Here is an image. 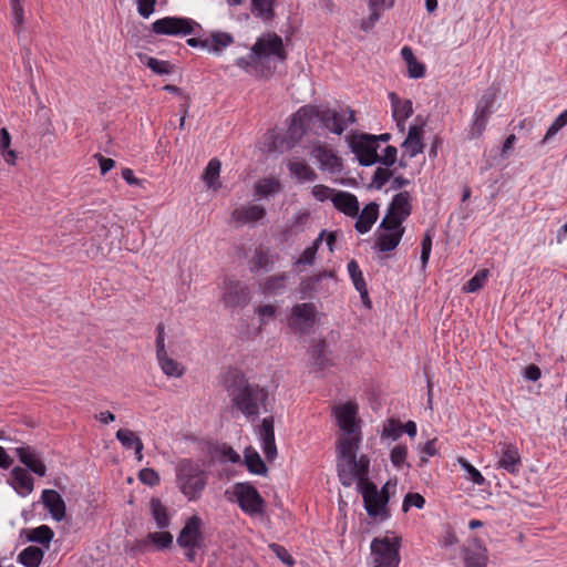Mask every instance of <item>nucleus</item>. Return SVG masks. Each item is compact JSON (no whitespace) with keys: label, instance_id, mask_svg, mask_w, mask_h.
<instances>
[{"label":"nucleus","instance_id":"obj_21","mask_svg":"<svg viewBox=\"0 0 567 567\" xmlns=\"http://www.w3.org/2000/svg\"><path fill=\"white\" fill-rule=\"evenodd\" d=\"M41 501L53 519L61 522L65 518V503L56 491L44 489L41 495Z\"/></svg>","mask_w":567,"mask_h":567},{"label":"nucleus","instance_id":"obj_29","mask_svg":"<svg viewBox=\"0 0 567 567\" xmlns=\"http://www.w3.org/2000/svg\"><path fill=\"white\" fill-rule=\"evenodd\" d=\"M12 486L20 494H29L33 489V478L23 467L17 466L11 471Z\"/></svg>","mask_w":567,"mask_h":567},{"label":"nucleus","instance_id":"obj_24","mask_svg":"<svg viewBox=\"0 0 567 567\" xmlns=\"http://www.w3.org/2000/svg\"><path fill=\"white\" fill-rule=\"evenodd\" d=\"M16 453L19 460L34 474L44 476L47 473V466L40 460L38 454L29 446H21L16 449Z\"/></svg>","mask_w":567,"mask_h":567},{"label":"nucleus","instance_id":"obj_27","mask_svg":"<svg viewBox=\"0 0 567 567\" xmlns=\"http://www.w3.org/2000/svg\"><path fill=\"white\" fill-rule=\"evenodd\" d=\"M287 166L290 175L300 183L315 182L318 177L315 169L303 159L289 161Z\"/></svg>","mask_w":567,"mask_h":567},{"label":"nucleus","instance_id":"obj_50","mask_svg":"<svg viewBox=\"0 0 567 567\" xmlns=\"http://www.w3.org/2000/svg\"><path fill=\"white\" fill-rule=\"evenodd\" d=\"M147 540L153 543L157 548H168L173 543V535L169 532H154L147 535Z\"/></svg>","mask_w":567,"mask_h":567},{"label":"nucleus","instance_id":"obj_7","mask_svg":"<svg viewBox=\"0 0 567 567\" xmlns=\"http://www.w3.org/2000/svg\"><path fill=\"white\" fill-rule=\"evenodd\" d=\"M234 495L243 512L249 515L262 514L265 501L259 492L249 483L234 485Z\"/></svg>","mask_w":567,"mask_h":567},{"label":"nucleus","instance_id":"obj_57","mask_svg":"<svg viewBox=\"0 0 567 567\" xmlns=\"http://www.w3.org/2000/svg\"><path fill=\"white\" fill-rule=\"evenodd\" d=\"M406 455V446L399 444L392 449L390 460L395 467L400 468L405 463Z\"/></svg>","mask_w":567,"mask_h":567},{"label":"nucleus","instance_id":"obj_48","mask_svg":"<svg viewBox=\"0 0 567 567\" xmlns=\"http://www.w3.org/2000/svg\"><path fill=\"white\" fill-rule=\"evenodd\" d=\"M272 264H274V261L271 259V256L267 251L259 249V250H256V252L252 257L251 269L267 271L272 267Z\"/></svg>","mask_w":567,"mask_h":567},{"label":"nucleus","instance_id":"obj_55","mask_svg":"<svg viewBox=\"0 0 567 567\" xmlns=\"http://www.w3.org/2000/svg\"><path fill=\"white\" fill-rule=\"evenodd\" d=\"M425 504V498L419 494V493H408L404 497L403 504H402V511L408 512L411 506H414L416 508H423Z\"/></svg>","mask_w":567,"mask_h":567},{"label":"nucleus","instance_id":"obj_54","mask_svg":"<svg viewBox=\"0 0 567 567\" xmlns=\"http://www.w3.org/2000/svg\"><path fill=\"white\" fill-rule=\"evenodd\" d=\"M567 125V110L559 114L547 130L543 143L556 135L564 126Z\"/></svg>","mask_w":567,"mask_h":567},{"label":"nucleus","instance_id":"obj_17","mask_svg":"<svg viewBox=\"0 0 567 567\" xmlns=\"http://www.w3.org/2000/svg\"><path fill=\"white\" fill-rule=\"evenodd\" d=\"M261 447L265 457L272 461L277 456V447L275 443L274 417L268 416L262 420L260 426Z\"/></svg>","mask_w":567,"mask_h":567},{"label":"nucleus","instance_id":"obj_39","mask_svg":"<svg viewBox=\"0 0 567 567\" xmlns=\"http://www.w3.org/2000/svg\"><path fill=\"white\" fill-rule=\"evenodd\" d=\"M11 22L13 30L20 34L24 23L23 0H10Z\"/></svg>","mask_w":567,"mask_h":567},{"label":"nucleus","instance_id":"obj_11","mask_svg":"<svg viewBox=\"0 0 567 567\" xmlns=\"http://www.w3.org/2000/svg\"><path fill=\"white\" fill-rule=\"evenodd\" d=\"M156 357L159 363V367L162 371L167 377H175L179 378L184 373V368L172 358H168L165 343H164V336H165V327L164 323L159 322L156 327Z\"/></svg>","mask_w":567,"mask_h":567},{"label":"nucleus","instance_id":"obj_60","mask_svg":"<svg viewBox=\"0 0 567 567\" xmlns=\"http://www.w3.org/2000/svg\"><path fill=\"white\" fill-rule=\"evenodd\" d=\"M402 425L400 422L395 420H390L384 426L382 431V436L391 437L392 440H396L402 434Z\"/></svg>","mask_w":567,"mask_h":567},{"label":"nucleus","instance_id":"obj_30","mask_svg":"<svg viewBox=\"0 0 567 567\" xmlns=\"http://www.w3.org/2000/svg\"><path fill=\"white\" fill-rule=\"evenodd\" d=\"M234 42V37L227 32H213L209 38L204 39L206 50L215 54H220L223 49Z\"/></svg>","mask_w":567,"mask_h":567},{"label":"nucleus","instance_id":"obj_42","mask_svg":"<svg viewBox=\"0 0 567 567\" xmlns=\"http://www.w3.org/2000/svg\"><path fill=\"white\" fill-rule=\"evenodd\" d=\"M286 280V274L274 275L266 278L265 281L260 285V287L264 293H276L285 287Z\"/></svg>","mask_w":567,"mask_h":567},{"label":"nucleus","instance_id":"obj_13","mask_svg":"<svg viewBox=\"0 0 567 567\" xmlns=\"http://www.w3.org/2000/svg\"><path fill=\"white\" fill-rule=\"evenodd\" d=\"M291 328L302 334L309 333L315 323L316 306L312 302L297 303L291 309Z\"/></svg>","mask_w":567,"mask_h":567},{"label":"nucleus","instance_id":"obj_47","mask_svg":"<svg viewBox=\"0 0 567 567\" xmlns=\"http://www.w3.org/2000/svg\"><path fill=\"white\" fill-rule=\"evenodd\" d=\"M457 463L466 472V478L472 481L476 485H483L485 482V478L481 474V472L475 468L466 458L458 457Z\"/></svg>","mask_w":567,"mask_h":567},{"label":"nucleus","instance_id":"obj_20","mask_svg":"<svg viewBox=\"0 0 567 567\" xmlns=\"http://www.w3.org/2000/svg\"><path fill=\"white\" fill-rule=\"evenodd\" d=\"M501 445V457L498 460V467L505 470L511 474H516L519 471L522 461L518 450L515 445L503 443Z\"/></svg>","mask_w":567,"mask_h":567},{"label":"nucleus","instance_id":"obj_61","mask_svg":"<svg viewBox=\"0 0 567 567\" xmlns=\"http://www.w3.org/2000/svg\"><path fill=\"white\" fill-rule=\"evenodd\" d=\"M270 549L272 553L287 566L292 567L295 565V559L292 556L288 553V550L278 544H271Z\"/></svg>","mask_w":567,"mask_h":567},{"label":"nucleus","instance_id":"obj_58","mask_svg":"<svg viewBox=\"0 0 567 567\" xmlns=\"http://www.w3.org/2000/svg\"><path fill=\"white\" fill-rule=\"evenodd\" d=\"M277 308L274 305H260L256 308L255 312L259 317L260 324H266L276 316Z\"/></svg>","mask_w":567,"mask_h":567},{"label":"nucleus","instance_id":"obj_10","mask_svg":"<svg viewBox=\"0 0 567 567\" xmlns=\"http://www.w3.org/2000/svg\"><path fill=\"white\" fill-rule=\"evenodd\" d=\"M351 150L355 154L360 165L371 166L379 162L375 135L363 134L351 141Z\"/></svg>","mask_w":567,"mask_h":567},{"label":"nucleus","instance_id":"obj_23","mask_svg":"<svg viewBox=\"0 0 567 567\" xmlns=\"http://www.w3.org/2000/svg\"><path fill=\"white\" fill-rule=\"evenodd\" d=\"M354 228L360 234L368 233L379 217V204L371 202L358 214Z\"/></svg>","mask_w":567,"mask_h":567},{"label":"nucleus","instance_id":"obj_63","mask_svg":"<svg viewBox=\"0 0 567 567\" xmlns=\"http://www.w3.org/2000/svg\"><path fill=\"white\" fill-rule=\"evenodd\" d=\"M398 150L394 146H386L384 153L379 155V162L384 166L391 167L396 162Z\"/></svg>","mask_w":567,"mask_h":567},{"label":"nucleus","instance_id":"obj_28","mask_svg":"<svg viewBox=\"0 0 567 567\" xmlns=\"http://www.w3.org/2000/svg\"><path fill=\"white\" fill-rule=\"evenodd\" d=\"M487 559L486 548L482 547L478 543H474L464 549L466 567H487Z\"/></svg>","mask_w":567,"mask_h":567},{"label":"nucleus","instance_id":"obj_4","mask_svg":"<svg viewBox=\"0 0 567 567\" xmlns=\"http://www.w3.org/2000/svg\"><path fill=\"white\" fill-rule=\"evenodd\" d=\"M177 484L181 492L189 499L200 497L207 483V475L202 467L190 460H182L176 468Z\"/></svg>","mask_w":567,"mask_h":567},{"label":"nucleus","instance_id":"obj_45","mask_svg":"<svg viewBox=\"0 0 567 567\" xmlns=\"http://www.w3.org/2000/svg\"><path fill=\"white\" fill-rule=\"evenodd\" d=\"M393 171L390 169V167H378L374 171V174L372 176V181L369 185L370 188L374 189H382L383 186L392 178Z\"/></svg>","mask_w":567,"mask_h":567},{"label":"nucleus","instance_id":"obj_35","mask_svg":"<svg viewBox=\"0 0 567 567\" xmlns=\"http://www.w3.org/2000/svg\"><path fill=\"white\" fill-rule=\"evenodd\" d=\"M348 271L355 289L360 292L362 299H368V289L363 279L362 271L355 260L348 262Z\"/></svg>","mask_w":567,"mask_h":567},{"label":"nucleus","instance_id":"obj_18","mask_svg":"<svg viewBox=\"0 0 567 567\" xmlns=\"http://www.w3.org/2000/svg\"><path fill=\"white\" fill-rule=\"evenodd\" d=\"M308 112L306 109L298 110L291 117V123L288 127L287 134L290 141L287 143V148H291L297 144L307 132Z\"/></svg>","mask_w":567,"mask_h":567},{"label":"nucleus","instance_id":"obj_59","mask_svg":"<svg viewBox=\"0 0 567 567\" xmlns=\"http://www.w3.org/2000/svg\"><path fill=\"white\" fill-rule=\"evenodd\" d=\"M138 478L142 483L148 486H156L159 484V475L153 468L146 467L140 471Z\"/></svg>","mask_w":567,"mask_h":567},{"label":"nucleus","instance_id":"obj_16","mask_svg":"<svg viewBox=\"0 0 567 567\" xmlns=\"http://www.w3.org/2000/svg\"><path fill=\"white\" fill-rule=\"evenodd\" d=\"M415 122L416 124L410 126L408 136L401 145L409 153L410 157H415L424 148L422 134L425 122L420 116L415 118Z\"/></svg>","mask_w":567,"mask_h":567},{"label":"nucleus","instance_id":"obj_38","mask_svg":"<svg viewBox=\"0 0 567 567\" xmlns=\"http://www.w3.org/2000/svg\"><path fill=\"white\" fill-rule=\"evenodd\" d=\"M140 60L156 74L165 75L173 72V64L168 61L158 60L148 55H140Z\"/></svg>","mask_w":567,"mask_h":567},{"label":"nucleus","instance_id":"obj_25","mask_svg":"<svg viewBox=\"0 0 567 567\" xmlns=\"http://www.w3.org/2000/svg\"><path fill=\"white\" fill-rule=\"evenodd\" d=\"M389 99L391 101L393 118L395 120L398 126L403 128L404 121L409 118L413 113L412 101L401 100L394 92L389 94Z\"/></svg>","mask_w":567,"mask_h":567},{"label":"nucleus","instance_id":"obj_53","mask_svg":"<svg viewBox=\"0 0 567 567\" xmlns=\"http://www.w3.org/2000/svg\"><path fill=\"white\" fill-rule=\"evenodd\" d=\"M403 221L404 220L402 218L394 215H390V212H386V215L384 216L380 224V228L383 229L384 231L393 233L396 231L398 229H404V227H402Z\"/></svg>","mask_w":567,"mask_h":567},{"label":"nucleus","instance_id":"obj_1","mask_svg":"<svg viewBox=\"0 0 567 567\" xmlns=\"http://www.w3.org/2000/svg\"><path fill=\"white\" fill-rule=\"evenodd\" d=\"M224 388L230 401L233 413H240L247 420L255 421L261 413L269 411V393L264 386L251 383L238 369L226 372Z\"/></svg>","mask_w":567,"mask_h":567},{"label":"nucleus","instance_id":"obj_5","mask_svg":"<svg viewBox=\"0 0 567 567\" xmlns=\"http://www.w3.org/2000/svg\"><path fill=\"white\" fill-rule=\"evenodd\" d=\"M401 538L398 536H379L370 545L372 567H399Z\"/></svg>","mask_w":567,"mask_h":567},{"label":"nucleus","instance_id":"obj_19","mask_svg":"<svg viewBox=\"0 0 567 567\" xmlns=\"http://www.w3.org/2000/svg\"><path fill=\"white\" fill-rule=\"evenodd\" d=\"M266 216V209L261 205L249 204L235 208L231 213V219L239 225L258 221Z\"/></svg>","mask_w":567,"mask_h":567},{"label":"nucleus","instance_id":"obj_32","mask_svg":"<svg viewBox=\"0 0 567 567\" xmlns=\"http://www.w3.org/2000/svg\"><path fill=\"white\" fill-rule=\"evenodd\" d=\"M401 55L408 65L409 76L412 79H421L425 74V66L419 62L410 47H403Z\"/></svg>","mask_w":567,"mask_h":567},{"label":"nucleus","instance_id":"obj_36","mask_svg":"<svg viewBox=\"0 0 567 567\" xmlns=\"http://www.w3.org/2000/svg\"><path fill=\"white\" fill-rule=\"evenodd\" d=\"M11 135L6 127L0 130V154L8 165H14L17 162V153L10 150Z\"/></svg>","mask_w":567,"mask_h":567},{"label":"nucleus","instance_id":"obj_34","mask_svg":"<svg viewBox=\"0 0 567 567\" xmlns=\"http://www.w3.org/2000/svg\"><path fill=\"white\" fill-rule=\"evenodd\" d=\"M43 555L44 553L41 548L29 546L19 554L18 560L25 567H39Z\"/></svg>","mask_w":567,"mask_h":567},{"label":"nucleus","instance_id":"obj_2","mask_svg":"<svg viewBox=\"0 0 567 567\" xmlns=\"http://www.w3.org/2000/svg\"><path fill=\"white\" fill-rule=\"evenodd\" d=\"M369 457L367 455H361L357 463H344L343 465H338V476L340 483L346 487H349L353 482H357L358 489L361 492L363 497L367 513L372 517H377L385 512L389 496L386 485L382 487L381 492H379L377 486L369 482Z\"/></svg>","mask_w":567,"mask_h":567},{"label":"nucleus","instance_id":"obj_40","mask_svg":"<svg viewBox=\"0 0 567 567\" xmlns=\"http://www.w3.org/2000/svg\"><path fill=\"white\" fill-rule=\"evenodd\" d=\"M326 234H327L326 230H322L319 234L317 239L302 251L300 257L297 259L296 265L311 266L313 264L316 254H317L319 246L322 243V239Z\"/></svg>","mask_w":567,"mask_h":567},{"label":"nucleus","instance_id":"obj_9","mask_svg":"<svg viewBox=\"0 0 567 567\" xmlns=\"http://www.w3.org/2000/svg\"><path fill=\"white\" fill-rule=\"evenodd\" d=\"M221 299L225 307L235 309L246 307L251 297L246 284L235 279H226L224 281Z\"/></svg>","mask_w":567,"mask_h":567},{"label":"nucleus","instance_id":"obj_43","mask_svg":"<svg viewBox=\"0 0 567 567\" xmlns=\"http://www.w3.org/2000/svg\"><path fill=\"white\" fill-rule=\"evenodd\" d=\"M275 0H251V11L256 17L271 19L274 17Z\"/></svg>","mask_w":567,"mask_h":567},{"label":"nucleus","instance_id":"obj_3","mask_svg":"<svg viewBox=\"0 0 567 567\" xmlns=\"http://www.w3.org/2000/svg\"><path fill=\"white\" fill-rule=\"evenodd\" d=\"M358 408L353 403L340 405L336 410L337 423L342 431L338 440V465L357 463V452L361 442L360 426L357 422Z\"/></svg>","mask_w":567,"mask_h":567},{"label":"nucleus","instance_id":"obj_14","mask_svg":"<svg viewBox=\"0 0 567 567\" xmlns=\"http://www.w3.org/2000/svg\"><path fill=\"white\" fill-rule=\"evenodd\" d=\"M202 527L203 520L199 516L194 515L189 517L177 537L178 546L200 547L202 543L204 542Z\"/></svg>","mask_w":567,"mask_h":567},{"label":"nucleus","instance_id":"obj_62","mask_svg":"<svg viewBox=\"0 0 567 567\" xmlns=\"http://www.w3.org/2000/svg\"><path fill=\"white\" fill-rule=\"evenodd\" d=\"M136 6L138 14L147 19L155 11L156 0H136Z\"/></svg>","mask_w":567,"mask_h":567},{"label":"nucleus","instance_id":"obj_44","mask_svg":"<svg viewBox=\"0 0 567 567\" xmlns=\"http://www.w3.org/2000/svg\"><path fill=\"white\" fill-rule=\"evenodd\" d=\"M219 172L220 162L217 158L210 159L204 173V182L208 188H217L216 182L219 177Z\"/></svg>","mask_w":567,"mask_h":567},{"label":"nucleus","instance_id":"obj_33","mask_svg":"<svg viewBox=\"0 0 567 567\" xmlns=\"http://www.w3.org/2000/svg\"><path fill=\"white\" fill-rule=\"evenodd\" d=\"M150 507H151V513H152L153 519L155 520L157 528L164 529V528L168 527L171 524V518L167 513L166 506L163 505L161 499L153 497L150 501Z\"/></svg>","mask_w":567,"mask_h":567},{"label":"nucleus","instance_id":"obj_49","mask_svg":"<svg viewBox=\"0 0 567 567\" xmlns=\"http://www.w3.org/2000/svg\"><path fill=\"white\" fill-rule=\"evenodd\" d=\"M115 436L125 449H135L138 443H142V440L128 429H120Z\"/></svg>","mask_w":567,"mask_h":567},{"label":"nucleus","instance_id":"obj_15","mask_svg":"<svg viewBox=\"0 0 567 567\" xmlns=\"http://www.w3.org/2000/svg\"><path fill=\"white\" fill-rule=\"evenodd\" d=\"M254 55L259 59L274 55L279 61H285L287 54L284 50L282 39L277 34H269L267 38H260L252 47Z\"/></svg>","mask_w":567,"mask_h":567},{"label":"nucleus","instance_id":"obj_31","mask_svg":"<svg viewBox=\"0 0 567 567\" xmlns=\"http://www.w3.org/2000/svg\"><path fill=\"white\" fill-rule=\"evenodd\" d=\"M403 234L404 229H398L396 231L393 233H380L375 241L374 248L382 252L394 250L399 246Z\"/></svg>","mask_w":567,"mask_h":567},{"label":"nucleus","instance_id":"obj_52","mask_svg":"<svg viewBox=\"0 0 567 567\" xmlns=\"http://www.w3.org/2000/svg\"><path fill=\"white\" fill-rule=\"evenodd\" d=\"M487 275H488V270L487 269H483V270H480L475 274L474 277H472L467 282L466 285L464 286V290L466 292H475L477 290H480L486 278H487Z\"/></svg>","mask_w":567,"mask_h":567},{"label":"nucleus","instance_id":"obj_51","mask_svg":"<svg viewBox=\"0 0 567 567\" xmlns=\"http://www.w3.org/2000/svg\"><path fill=\"white\" fill-rule=\"evenodd\" d=\"M493 102H494L493 94L489 92L484 93L476 105L474 115L488 121L489 109H491Z\"/></svg>","mask_w":567,"mask_h":567},{"label":"nucleus","instance_id":"obj_12","mask_svg":"<svg viewBox=\"0 0 567 567\" xmlns=\"http://www.w3.org/2000/svg\"><path fill=\"white\" fill-rule=\"evenodd\" d=\"M347 113L348 116L344 112L327 109L320 113L319 118L329 132L341 135L355 121L354 111L348 109Z\"/></svg>","mask_w":567,"mask_h":567},{"label":"nucleus","instance_id":"obj_46","mask_svg":"<svg viewBox=\"0 0 567 567\" xmlns=\"http://www.w3.org/2000/svg\"><path fill=\"white\" fill-rule=\"evenodd\" d=\"M53 536H54L53 530L49 526L41 525L31 530L29 539L31 542L49 546Z\"/></svg>","mask_w":567,"mask_h":567},{"label":"nucleus","instance_id":"obj_8","mask_svg":"<svg viewBox=\"0 0 567 567\" xmlns=\"http://www.w3.org/2000/svg\"><path fill=\"white\" fill-rule=\"evenodd\" d=\"M310 156L317 161L322 172L339 174L343 169L342 158L332 146L326 143H315L310 150Z\"/></svg>","mask_w":567,"mask_h":567},{"label":"nucleus","instance_id":"obj_37","mask_svg":"<svg viewBox=\"0 0 567 567\" xmlns=\"http://www.w3.org/2000/svg\"><path fill=\"white\" fill-rule=\"evenodd\" d=\"M245 464L250 473L264 475L267 472V467L260 455L252 449H246Z\"/></svg>","mask_w":567,"mask_h":567},{"label":"nucleus","instance_id":"obj_41","mask_svg":"<svg viewBox=\"0 0 567 567\" xmlns=\"http://www.w3.org/2000/svg\"><path fill=\"white\" fill-rule=\"evenodd\" d=\"M281 190V185L276 178H264L255 185L256 195L267 197Z\"/></svg>","mask_w":567,"mask_h":567},{"label":"nucleus","instance_id":"obj_56","mask_svg":"<svg viewBox=\"0 0 567 567\" xmlns=\"http://www.w3.org/2000/svg\"><path fill=\"white\" fill-rule=\"evenodd\" d=\"M421 266L422 269H425L432 250V235L430 234V231H425L421 243Z\"/></svg>","mask_w":567,"mask_h":567},{"label":"nucleus","instance_id":"obj_64","mask_svg":"<svg viewBox=\"0 0 567 567\" xmlns=\"http://www.w3.org/2000/svg\"><path fill=\"white\" fill-rule=\"evenodd\" d=\"M487 124V120L477 117L474 115L471 131H470V137L471 138H477L482 135V133L485 131Z\"/></svg>","mask_w":567,"mask_h":567},{"label":"nucleus","instance_id":"obj_26","mask_svg":"<svg viewBox=\"0 0 567 567\" xmlns=\"http://www.w3.org/2000/svg\"><path fill=\"white\" fill-rule=\"evenodd\" d=\"M411 200L412 198L409 192H401L392 198L388 212H390V215L398 216L405 220L412 212Z\"/></svg>","mask_w":567,"mask_h":567},{"label":"nucleus","instance_id":"obj_6","mask_svg":"<svg viewBox=\"0 0 567 567\" xmlns=\"http://www.w3.org/2000/svg\"><path fill=\"white\" fill-rule=\"evenodd\" d=\"M198 23L184 17H164L152 23V32L157 35L185 37L194 33Z\"/></svg>","mask_w":567,"mask_h":567},{"label":"nucleus","instance_id":"obj_22","mask_svg":"<svg viewBox=\"0 0 567 567\" xmlns=\"http://www.w3.org/2000/svg\"><path fill=\"white\" fill-rule=\"evenodd\" d=\"M333 206L349 217H355L359 214V200L355 195L339 190L331 198Z\"/></svg>","mask_w":567,"mask_h":567}]
</instances>
